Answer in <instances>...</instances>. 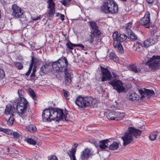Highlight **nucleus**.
Wrapping results in <instances>:
<instances>
[{"label": "nucleus", "instance_id": "f257e3e1", "mask_svg": "<svg viewBox=\"0 0 160 160\" xmlns=\"http://www.w3.org/2000/svg\"><path fill=\"white\" fill-rule=\"evenodd\" d=\"M67 112L63 113V109L59 108L54 109L48 108L44 110L42 112V120L44 122H51L57 119L58 120L64 121H69Z\"/></svg>", "mask_w": 160, "mask_h": 160}, {"label": "nucleus", "instance_id": "f03ea898", "mask_svg": "<svg viewBox=\"0 0 160 160\" xmlns=\"http://www.w3.org/2000/svg\"><path fill=\"white\" fill-rule=\"evenodd\" d=\"M141 131L134 128L130 127L128 132H126L124 136L122 137L123 141V145L126 146L130 143L133 140V137L137 138L141 134Z\"/></svg>", "mask_w": 160, "mask_h": 160}, {"label": "nucleus", "instance_id": "7ed1b4c3", "mask_svg": "<svg viewBox=\"0 0 160 160\" xmlns=\"http://www.w3.org/2000/svg\"><path fill=\"white\" fill-rule=\"evenodd\" d=\"M101 9L106 13L114 14L118 11V4L113 0H106L102 6Z\"/></svg>", "mask_w": 160, "mask_h": 160}, {"label": "nucleus", "instance_id": "20e7f679", "mask_svg": "<svg viewBox=\"0 0 160 160\" xmlns=\"http://www.w3.org/2000/svg\"><path fill=\"white\" fill-rule=\"evenodd\" d=\"M68 65V62L67 58L63 56L53 62V68L54 71L58 73L63 72L68 69L67 68Z\"/></svg>", "mask_w": 160, "mask_h": 160}, {"label": "nucleus", "instance_id": "39448f33", "mask_svg": "<svg viewBox=\"0 0 160 160\" xmlns=\"http://www.w3.org/2000/svg\"><path fill=\"white\" fill-rule=\"evenodd\" d=\"M93 98L91 97L78 96L76 99L75 103L79 107L84 108L91 106L92 104Z\"/></svg>", "mask_w": 160, "mask_h": 160}, {"label": "nucleus", "instance_id": "423d86ee", "mask_svg": "<svg viewBox=\"0 0 160 160\" xmlns=\"http://www.w3.org/2000/svg\"><path fill=\"white\" fill-rule=\"evenodd\" d=\"M112 37L114 40L113 47L117 48L119 52H122L123 51V48L120 42L125 41L127 39V36L125 34H119L116 32L113 33Z\"/></svg>", "mask_w": 160, "mask_h": 160}, {"label": "nucleus", "instance_id": "0eeeda50", "mask_svg": "<svg viewBox=\"0 0 160 160\" xmlns=\"http://www.w3.org/2000/svg\"><path fill=\"white\" fill-rule=\"evenodd\" d=\"M14 103L19 114L24 113L27 108L28 104L26 99L25 98H18L14 101Z\"/></svg>", "mask_w": 160, "mask_h": 160}, {"label": "nucleus", "instance_id": "6e6552de", "mask_svg": "<svg viewBox=\"0 0 160 160\" xmlns=\"http://www.w3.org/2000/svg\"><path fill=\"white\" fill-rule=\"evenodd\" d=\"M146 65L154 71L160 68V56H153L146 62Z\"/></svg>", "mask_w": 160, "mask_h": 160}, {"label": "nucleus", "instance_id": "1a4fd4ad", "mask_svg": "<svg viewBox=\"0 0 160 160\" xmlns=\"http://www.w3.org/2000/svg\"><path fill=\"white\" fill-rule=\"evenodd\" d=\"M113 88L116 90L119 93L122 92L125 90V88L123 86V83L119 79L117 78L112 79L108 82Z\"/></svg>", "mask_w": 160, "mask_h": 160}, {"label": "nucleus", "instance_id": "9d476101", "mask_svg": "<svg viewBox=\"0 0 160 160\" xmlns=\"http://www.w3.org/2000/svg\"><path fill=\"white\" fill-rule=\"evenodd\" d=\"M125 116L123 112L112 111L110 112L107 115V118L110 120L118 121L123 118Z\"/></svg>", "mask_w": 160, "mask_h": 160}, {"label": "nucleus", "instance_id": "9b49d317", "mask_svg": "<svg viewBox=\"0 0 160 160\" xmlns=\"http://www.w3.org/2000/svg\"><path fill=\"white\" fill-rule=\"evenodd\" d=\"M47 3L48 4L47 8L49 10L47 16L49 19L52 20L53 19L55 13V4L53 0H47Z\"/></svg>", "mask_w": 160, "mask_h": 160}, {"label": "nucleus", "instance_id": "f8f14e48", "mask_svg": "<svg viewBox=\"0 0 160 160\" xmlns=\"http://www.w3.org/2000/svg\"><path fill=\"white\" fill-rule=\"evenodd\" d=\"M150 21V13L149 12L147 11L144 14V16L140 19L139 23L141 26L148 28L152 26Z\"/></svg>", "mask_w": 160, "mask_h": 160}, {"label": "nucleus", "instance_id": "ddd939ff", "mask_svg": "<svg viewBox=\"0 0 160 160\" xmlns=\"http://www.w3.org/2000/svg\"><path fill=\"white\" fill-rule=\"evenodd\" d=\"M102 76L101 81L105 82L107 81H110L112 77V74L110 72L107 68H105L100 66V67Z\"/></svg>", "mask_w": 160, "mask_h": 160}, {"label": "nucleus", "instance_id": "4468645a", "mask_svg": "<svg viewBox=\"0 0 160 160\" xmlns=\"http://www.w3.org/2000/svg\"><path fill=\"white\" fill-rule=\"evenodd\" d=\"M12 15L15 18H22L23 12L21 8L16 4H14L12 6Z\"/></svg>", "mask_w": 160, "mask_h": 160}, {"label": "nucleus", "instance_id": "2eb2a0df", "mask_svg": "<svg viewBox=\"0 0 160 160\" xmlns=\"http://www.w3.org/2000/svg\"><path fill=\"white\" fill-rule=\"evenodd\" d=\"M65 75L64 77V82L66 86H69L71 83L73 78V74L71 70L68 69L63 72Z\"/></svg>", "mask_w": 160, "mask_h": 160}, {"label": "nucleus", "instance_id": "dca6fc26", "mask_svg": "<svg viewBox=\"0 0 160 160\" xmlns=\"http://www.w3.org/2000/svg\"><path fill=\"white\" fill-rule=\"evenodd\" d=\"M89 23L91 28V32L94 33L96 35H98V36H100L102 33L99 30V27L97 23L92 21H90L89 22Z\"/></svg>", "mask_w": 160, "mask_h": 160}, {"label": "nucleus", "instance_id": "f3484780", "mask_svg": "<svg viewBox=\"0 0 160 160\" xmlns=\"http://www.w3.org/2000/svg\"><path fill=\"white\" fill-rule=\"evenodd\" d=\"M139 92L140 94H145L146 97L148 98H150V97H153L155 95V93L153 90H151L144 88V90L140 89Z\"/></svg>", "mask_w": 160, "mask_h": 160}, {"label": "nucleus", "instance_id": "a211bd4d", "mask_svg": "<svg viewBox=\"0 0 160 160\" xmlns=\"http://www.w3.org/2000/svg\"><path fill=\"white\" fill-rule=\"evenodd\" d=\"M91 153L90 149L88 148L85 149L81 153L80 158L82 160H85L91 156Z\"/></svg>", "mask_w": 160, "mask_h": 160}, {"label": "nucleus", "instance_id": "6ab92c4d", "mask_svg": "<svg viewBox=\"0 0 160 160\" xmlns=\"http://www.w3.org/2000/svg\"><path fill=\"white\" fill-rule=\"evenodd\" d=\"M13 105H7L6 107L4 114L6 115L13 114L16 108Z\"/></svg>", "mask_w": 160, "mask_h": 160}, {"label": "nucleus", "instance_id": "aec40b11", "mask_svg": "<svg viewBox=\"0 0 160 160\" xmlns=\"http://www.w3.org/2000/svg\"><path fill=\"white\" fill-rule=\"evenodd\" d=\"M110 142V141L108 139L100 141L99 142V146L101 149L102 150L105 149L106 148L108 147L109 145L108 143Z\"/></svg>", "mask_w": 160, "mask_h": 160}, {"label": "nucleus", "instance_id": "412c9836", "mask_svg": "<svg viewBox=\"0 0 160 160\" xmlns=\"http://www.w3.org/2000/svg\"><path fill=\"white\" fill-rule=\"evenodd\" d=\"M78 145V144L74 143L71 150H69V152H67V153L70 157L75 156V154L77 150V148Z\"/></svg>", "mask_w": 160, "mask_h": 160}, {"label": "nucleus", "instance_id": "4be33fe9", "mask_svg": "<svg viewBox=\"0 0 160 160\" xmlns=\"http://www.w3.org/2000/svg\"><path fill=\"white\" fill-rule=\"evenodd\" d=\"M28 131L32 133H34L36 132L37 129L35 125L33 124H31L26 127Z\"/></svg>", "mask_w": 160, "mask_h": 160}, {"label": "nucleus", "instance_id": "5701e85b", "mask_svg": "<svg viewBox=\"0 0 160 160\" xmlns=\"http://www.w3.org/2000/svg\"><path fill=\"white\" fill-rule=\"evenodd\" d=\"M128 69L135 73H138L140 72L141 71L140 69L138 68L137 66L134 64H132L129 65L128 66Z\"/></svg>", "mask_w": 160, "mask_h": 160}, {"label": "nucleus", "instance_id": "b1692460", "mask_svg": "<svg viewBox=\"0 0 160 160\" xmlns=\"http://www.w3.org/2000/svg\"><path fill=\"white\" fill-rule=\"evenodd\" d=\"M90 34L86 38V41L89 42L91 44L92 43L94 38H97V37H99L98 35H96L94 33H91L90 32Z\"/></svg>", "mask_w": 160, "mask_h": 160}, {"label": "nucleus", "instance_id": "393cba45", "mask_svg": "<svg viewBox=\"0 0 160 160\" xmlns=\"http://www.w3.org/2000/svg\"><path fill=\"white\" fill-rule=\"evenodd\" d=\"M129 98L131 101L137 102L139 99V96L136 93H132L129 96Z\"/></svg>", "mask_w": 160, "mask_h": 160}, {"label": "nucleus", "instance_id": "a878e982", "mask_svg": "<svg viewBox=\"0 0 160 160\" xmlns=\"http://www.w3.org/2000/svg\"><path fill=\"white\" fill-rule=\"evenodd\" d=\"M158 132L157 131H155L152 132L150 134L149 136V139L152 141L155 140L156 139V138L158 135Z\"/></svg>", "mask_w": 160, "mask_h": 160}, {"label": "nucleus", "instance_id": "bb28decb", "mask_svg": "<svg viewBox=\"0 0 160 160\" xmlns=\"http://www.w3.org/2000/svg\"><path fill=\"white\" fill-rule=\"evenodd\" d=\"M28 92L29 95L34 100H37V96L33 90L31 88H29L28 89Z\"/></svg>", "mask_w": 160, "mask_h": 160}, {"label": "nucleus", "instance_id": "cd10ccee", "mask_svg": "<svg viewBox=\"0 0 160 160\" xmlns=\"http://www.w3.org/2000/svg\"><path fill=\"white\" fill-rule=\"evenodd\" d=\"M132 26V23L131 22H128L126 23L125 25L123 26V28L125 30V32L126 33H128L129 32H130L132 31L130 28Z\"/></svg>", "mask_w": 160, "mask_h": 160}, {"label": "nucleus", "instance_id": "c85d7f7f", "mask_svg": "<svg viewBox=\"0 0 160 160\" xmlns=\"http://www.w3.org/2000/svg\"><path fill=\"white\" fill-rule=\"evenodd\" d=\"M119 143L116 142H114L112 144H110L109 146V148L111 150H115L118 148Z\"/></svg>", "mask_w": 160, "mask_h": 160}, {"label": "nucleus", "instance_id": "c756f323", "mask_svg": "<svg viewBox=\"0 0 160 160\" xmlns=\"http://www.w3.org/2000/svg\"><path fill=\"white\" fill-rule=\"evenodd\" d=\"M109 57L110 59L113 60L116 62H118V61L119 58L115 53L113 52H111L110 53Z\"/></svg>", "mask_w": 160, "mask_h": 160}, {"label": "nucleus", "instance_id": "7c9ffc66", "mask_svg": "<svg viewBox=\"0 0 160 160\" xmlns=\"http://www.w3.org/2000/svg\"><path fill=\"white\" fill-rule=\"evenodd\" d=\"M35 60H36V59H35L34 57L32 56V59L31 60V63L30 65L29 68L28 69V71H27L30 73H31L33 66L34 64L35 65L36 62Z\"/></svg>", "mask_w": 160, "mask_h": 160}, {"label": "nucleus", "instance_id": "2f4dec72", "mask_svg": "<svg viewBox=\"0 0 160 160\" xmlns=\"http://www.w3.org/2000/svg\"><path fill=\"white\" fill-rule=\"evenodd\" d=\"M35 60H36V59H35L34 57L32 56V59L31 60V63L30 65L29 68L28 69V71H27L30 73H31L33 66L34 64L35 65L36 62Z\"/></svg>", "mask_w": 160, "mask_h": 160}, {"label": "nucleus", "instance_id": "473e14b6", "mask_svg": "<svg viewBox=\"0 0 160 160\" xmlns=\"http://www.w3.org/2000/svg\"><path fill=\"white\" fill-rule=\"evenodd\" d=\"M25 141L28 144L31 145H35L36 144V141L31 138H26Z\"/></svg>", "mask_w": 160, "mask_h": 160}, {"label": "nucleus", "instance_id": "72a5a7b5", "mask_svg": "<svg viewBox=\"0 0 160 160\" xmlns=\"http://www.w3.org/2000/svg\"><path fill=\"white\" fill-rule=\"evenodd\" d=\"M53 62H49L48 63H46L45 65H44L46 68V69L47 71V73L49 72L51 70V69L52 68V64Z\"/></svg>", "mask_w": 160, "mask_h": 160}, {"label": "nucleus", "instance_id": "f704fd0d", "mask_svg": "<svg viewBox=\"0 0 160 160\" xmlns=\"http://www.w3.org/2000/svg\"><path fill=\"white\" fill-rule=\"evenodd\" d=\"M127 34L128 36L130 37L131 40H135L137 39V36L132 31L129 32Z\"/></svg>", "mask_w": 160, "mask_h": 160}, {"label": "nucleus", "instance_id": "c9c22d12", "mask_svg": "<svg viewBox=\"0 0 160 160\" xmlns=\"http://www.w3.org/2000/svg\"><path fill=\"white\" fill-rule=\"evenodd\" d=\"M14 121V115L11 114L10 115V117L7 121V124L8 126H11L13 123Z\"/></svg>", "mask_w": 160, "mask_h": 160}, {"label": "nucleus", "instance_id": "e433bc0d", "mask_svg": "<svg viewBox=\"0 0 160 160\" xmlns=\"http://www.w3.org/2000/svg\"><path fill=\"white\" fill-rule=\"evenodd\" d=\"M62 91L63 93V95L65 99L67 100H68L70 98V93L68 91L64 89H62Z\"/></svg>", "mask_w": 160, "mask_h": 160}, {"label": "nucleus", "instance_id": "4c0bfd02", "mask_svg": "<svg viewBox=\"0 0 160 160\" xmlns=\"http://www.w3.org/2000/svg\"><path fill=\"white\" fill-rule=\"evenodd\" d=\"M142 46V43L140 42H136L135 43H134L133 47V49H135L136 51H137L138 49L140 48V46Z\"/></svg>", "mask_w": 160, "mask_h": 160}, {"label": "nucleus", "instance_id": "58836bf2", "mask_svg": "<svg viewBox=\"0 0 160 160\" xmlns=\"http://www.w3.org/2000/svg\"><path fill=\"white\" fill-rule=\"evenodd\" d=\"M18 93L19 97L18 98H24V96L25 95V92L24 90L18 89Z\"/></svg>", "mask_w": 160, "mask_h": 160}, {"label": "nucleus", "instance_id": "ea45409f", "mask_svg": "<svg viewBox=\"0 0 160 160\" xmlns=\"http://www.w3.org/2000/svg\"><path fill=\"white\" fill-rule=\"evenodd\" d=\"M12 135L13 138L16 140L19 141L20 138L21 136L17 132H15L12 133Z\"/></svg>", "mask_w": 160, "mask_h": 160}, {"label": "nucleus", "instance_id": "a19ab883", "mask_svg": "<svg viewBox=\"0 0 160 160\" xmlns=\"http://www.w3.org/2000/svg\"><path fill=\"white\" fill-rule=\"evenodd\" d=\"M14 65L18 70H21L23 68V64L20 62H14Z\"/></svg>", "mask_w": 160, "mask_h": 160}, {"label": "nucleus", "instance_id": "79ce46f5", "mask_svg": "<svg viewBox=\"0 0 160 160\" xmlns=\"http://www.w3.org/2000/svg\"><path fill=\"white\" fill-rule=\"evenodd\" d=\"M144 47L146 48L149 47L150 46L152 45L149 39H146L143 42Z\"/></svg>", "mask_w": 160, "mask_h": 160}, {"label": "nucleus", "instance_id": "37998d69", "mask_svg": "<svg viewBox=\"0 0 160 160\" xmlns=\"http://www.w3.org/2000/svg\"><path fill=\"white\" fill-rule=\"evenodd\" d=\"M157 28L156 26H153L152 27L151 32V35H154L157 32Z\"/></svg>", "mask_w": 160, "mask_h": 160}, {"label": "nucleus", "instance_id": "c03bdc74", "mask_svg": "<svg viewBox=\"0 0 160 160\" xmlns=\"http://www.w3.org/2000/svg\"><path fill=\"white\" fill-rule=\"evenodd\" d=\"M71 44H72V43L70 41H69L68 42L66 43V46L67 48L72 50L73 49V48L72 45Z\"/></svg>", "mask_w": 160, "mask_h": 160}, {"label": "nucleus", "instance_id": "a18cd8bd", "mask_svg": "<svg viewBox=\"0 0 160 160\" xmlns=\"http://www.w3.org/2000/svg\"><path fill=\"white\" fill-rule=\"evenodd\" d=\"M5 76L4 70L0 68V79H3Z\"/></svg>", "mask_w": 160, "mask_h": 160}, {"label": "nucleus", "instance_id": "49530a36", "mask_svg": "<svg viewBox=\"0 0 160 160\" xmlns=\"http://www.w3.org/2000/svg\"><path fill=\"white\" fill-rule=\"evenodd\" d=\"M149 39L152 45L155 44L158 42L157 39L154 38L152 37Z\"/></svg>", "mask_w": 160, "mask_h": 160}, {"label": "nucleus", "instance_id": "de8ad7c7", "mask_svg": "<svg viewBox=\"0 0 160 160\" xmlns=\"http://www.w3.org/2000/svg\"><path fill=\"white\" fill-rule=\"evenodd\" d=\"M72 0H62L61 3L65 6H67L68 3L70 2Z\"/></svg>", "mask_w": 160, "mask_h": 160}, {"label": "nucleus", "instance_id": "09e8293b", "mask_svg": "<svg viewBox=\"0 0 160 160\" xmlns=\"http://www.w3.org/2000/svg\"><path fill=\"white\" fill-rule=\"evenodd\" d=\"M4 132L8 135H11L12 134V131L9 129L5 128Z\"/></svg>", "mask_w": 160, "mask_h": 160}, {"label": "nucleus", "instance_id": "8fccbe9b", "mask_svg": "<svg viewBox=\"0 0 160 160\" xmlns=\"http://www.w3.org/2000/svg\"><path fill=\"white\" fill-rule=\"evenodd\" d=\"M40 72L44 74L47 73V71L44 65L42 66L41 67Z\"/></svg>", "mask_w": 160, "mask_h": 160}, {"label": "nucleus", "instance_id": "3c124183", "mask_svg": "<svg viewBox=\"0 0 160 160\" xmlns=\"http://www.w3.org/2000/svg\"><path fill=\"white\" fill-rule=\"evenodd\" d=\"M112 77L113 79L117 78H118V74H117L116 73L114 72H112Z\"/></svg>", "mask_w": 160, "mask_h": 160}, {"label": "nucleus", "instance_id": "603ef678", "mask_svg": "<svg viewBox=\"0 0 160 160\" xmlns=\"http://www.w3.org/2000/svg\"><path fill=\"white\" fill-rule=\"evenodd\" d=\"M35 77V73L32 72L30 76V79H28V80H33L34 79Z\"/></svg>", "mask_w": 160, "mask_h": 160}, {"label": "nucleus", "instance_id": "864d4df0", "mask_svg": "<svg viewBox=\"0 0 160 160\" xmlns=\"http://www.w3.org/2000/svg\"><path fill=\"white\" fill-rule=\"evenodd\" d=\"M49 160H58L57 157L54 156L52 155L50 157Z\"/></svg>", "mask_w": 160, "mask_h": 160}, {"label": "nucleus", "instance_id": "5fc2aeb1", "mask_svg": "<svg viewBox=\"0 0 160 160\" xmlns=\"http://www.w3.org/2000/svg\"><path fill=\"white\" fill-rule=\"evenodd\" d=\"M42 18L41 17V15H39V16H38L36 18H32V20L33 21H37L39 19H40Z\"/></svg>", "mask_w": 160, "mask_h": 160}, {"label": "nucleus", "instance_id": "6e6d98bb", "mask_svg": "<svg viewBox=\"0 0 160 160\" xmlns=\"http://www.w3.org/2000/svg\"><path fill=\"white\" fill-rule=\"evenodd\" d=\"M152 37H153L154 38L157 39V40L158 42V38L159 37V36L158 35H152Z\"/></svg>", "mask_w": 160, "mask_h": 160}, {"label": "nucleus", "instance_id": "4d7b16f0", "mask_svg": "<svg viewBox=\"0 0 160 160\" xmlns=\"http://www.w3.org/2000/svg\"><path fill=\"white\" fill-rule=\"evenodd\" d=\"M60 16L61 18V19L62 20V21H63L64 20V15L62 14H60Z\"/></svg>", "mask_w": 160, "mask_h": 160}, {"label": "nucleus", "instance_id": "13d9d810", "mask_svg": "<svg viewBox=\"0 0 160 160\" xmlns=\"http://www.w3.org/2000/svg\"><path fill=\"white\" fill-rule=\"evenodd\" d=\"M101 34L100 35L99 37H97L96 38H97V41L98 42H101Z\"/></svg>", "mask_w": 160, "mask_h": 160}, {"label": "nucleus", "instance_id": "bf43d9fd", "mask_svg": "<svg viewBox=\"0 0 160 160\" xmlns=\"http://www.w3.org/2000/svg\"><path fill=\"white\" fill-rule=\"evenodd\" d=\"M146 0L147 2L148 3H152L155 1V0Z\"/></svg>", "mask_w": 160, "mask_h": 160}, {"label": "nucleus", "instance_id": "052dcab7", "mask_svg": "<svg viewBox=\"0 0 160 160\" xmlns=\"http://www.w3.org/2000/svg\"><path fill=\"white\" fill-rule=\"evenodd\" d=\"M78 47H79L81 48L82 49V50H84V46L82 44H78Z\"/></svg>", "mask_w": 160, "mask_h": 160}, {"label": "nucleus", "instance_id": "680f3d73", "mask_svg": "<svg viewBox=\"0 0 160 160\" xmlns=\"http://www.w3.org/2000/svg\"><path fill=\"white\" fill-rule=\"evenodd\" d=\"M70 158L72 160H76L75 156L71 157Z\"/></svg>", "mask_w": 160, "mask_h": 160}, {"label": "nucleus", "instance_id": "e2e57ef3", "mask_svg": "<svg viewBox=\"0 0 160 160\" xmlns=\"http://www.w3.org/2000/svg\"><path fill=\"white\" fill-rule=\"evenodd\" d=\"M140 95L141 96L140 97V99H143V98H145V94H140Z\"/></svg>", "mask_w": 160, "mask_h": 160}, {"label": "nucleus", "instance_id": "0e129e2a", "mask_svg": "<svg viewBox=\"0 0 160 160\" xmlns=\"http://www.w3.org/2000/svg\"><path fill=\"white\" fill-rule=\"evenodd\" d=\"M71 44L72 45L73 48V47H76L78 46V44H73L72 43V44Z\"/></svg>", "mask_w": 160, "mask_h": 160}, {"label": "nucleus", "instance_id": "69168bd1", "mask_svg": "<svg viewBox=\"0 0 160 160\" xmlns=\"http://www.w3.org/2000/svg\"><path fill=\"white\" fill-rule=\"evenodd\" d=\"M5 128H3L2 127H0V131L4 132Z\"/></svg>", "mask_w": 160, "mask_h": 160}, {"label": "nucleus", "instance_id": "338daca9", "mask_svg": "<svg viewBox=\"0 0 160 160\" xmlns=\"http://www.w3.org/2000/svg\"><path fill=\"white\" fill-rule=\"evenodd\" d=\"M36 68H33L32 72L35 73V72H36Z\"/></svg>", "mask_w": 160, "mask_h": 160}, {"label": "nucleus", "instance_id": "774afa93", "mask_svg": "<svg viewBox=\"0 0 160 160\" xmlns=\"http://www.w3.org/2000/svg\"><path fill=\"white\" fill-rule=\"evenodd\" d=\"M30 73L29 72H27L25 74V75L26 76H28L29 74H30Z\"/></svg>", "mask_w": 160, "mask_h": 160}]
</instances>
